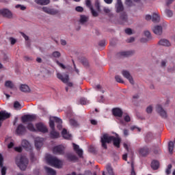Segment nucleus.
Listing matches in <instances>:
<instances>
[{"label":"nucleus","instance_id":"obj_1","mask_svg":"<svg viewBox=\"0 0 175 175\" xmlns=\"http://www.w3.org/2000/svg\"><path fill=\"white\" fill-rule=\"evenodd\" d=\"M113 142V146L120 148V144H121V139L120 137H116L114 136H110L109 134H104L101 137V144L103 148H107L106 143H111Z\"/></svg>","mask_w":175,"mask_h":175},{"label":"nucleus","instance_id":"obj_2","mask_svg":"<svg viewBox=\"0 0 175 175\" xmlns=\"http://www.w3.org/2000/svg\"><path fill=\"white\" fill-rule=\"evenodd\" d=\"M54 122L57 124V128L59 129H62V120L57 117H53L52 120L51 119L49 121V126L52 130L51 131V137L52 139H58V137H59V133L55 131V126L54 124Z\"/></svg>","mask_w":175,"mask_h":175},{"label":"nucleus","instance_id":"obj_3","mask_svg":"<svg viewBox=\"0 0 175 175\" xmlns=\"http://www.w3.org/2000/svg\"><path fill=\"white\" fill-rule=\"evenodd\" d=\"M46 162L51 166H53L54 167H57V169L62 167V161L58 159L57 157L48 155L46 157Z\"/></svg>","mask_w":175,"mask_h":175},{"label":"nucleus","instance_id":"obj_4","mask_svg":"<svg viewBox=\"0 0 175 175\" xmlns=\"http://www.w3.org/2000/svg\"><path fill=\"white\" fill-rule=\"evenodd\" d=\"M16 164L21 170H25L28 166V159L24 156H18L16 158Z\"/></svg>","mask_w":175,"mask_h":175},{"label":"nucleus","instance_id":"obj_5","mask_svg":"<svg viewBox=\"0 0 175 175\" xmlns=\"http://www.w3.org/2000/svg\"><path fill=\"white\" fill-rule=\"evenodd\" d=\"M112 113L114 117H117L118 120H119V122L121 125H126L125 121L124 120L121 119L122 117V110L120 108H114L112 109Z\"/></svg>","mask_w":175,"mask_h":175},{"label":"nucleus","instance_id":"obj_6","mask_svg":"<svg viewBox=\"0 0 175 175\" xmlns=\"http://www.w3.org/2000/svg\"><path fill=\"white\" fill-rule=\"evenodd\" d=\"M57 79H59V80H61L63 83H64V84H67L68 87H72L73 85V83L68 82L69 81V75H62L61 73H57Z\"/></svg>","mask_w":175,"mask_h":175},{"label":"nucleus","instance_id":"obj_7","mask_svg":"<svg viewBox=\"0 0 175 175\" xmlns=\"http://www.w3.org/2000/svg\"><path fill=\"white\" fill-rule=\"evenodd\" d=\"M53 152L56 155H63V154H65V146L62 145L55 146L53 148Z\"/></svg>","mask_w":175,"mask_h":175},{"label":"nucleus","instance_id":"obj_8","mask_svg":"<svg viewBox=\"0 0 175 175\" xmlns=\"http://www.w3.org/2000/svg\"><path fill=\"white\" fill-rule=\"evenodd\" d=\"M36 132H42V133H46V132H49V129H47L46 125L42 122L36 124Z\"/></svg>","mask_w":175,"mask_h":175},{"label":"nucleus","instance_id":"obj_9","mask_svg":"<svg viewBox=\"0 0 175 175\" xmlns=\"http://www.w3.org/2000/svg\"><path fill=\"white\" fill-rule=\"evenodd\" d=\"M156 111L158 113V114H159V116L162 117V118H166V117H167V113L166 112V111H165V109H163L162 106H161L160 105H157L156 106Z\"/></svg>","mask_w":175,"mask_h":175},{"label":"nucleus","instance_id":"obj_10","mask_svg":"<svg viewBox=\"0 0 175 175\" xmlns=\"http://www.w3.org/2000/svg\"><path fill=\"white\" fill-rule=\"evenodd\" d=\"M36 120V116L35 115H25L22 117V122H31Z\"/></svg>","mask_w":175,"mask_h":175},{"label":"nucleus","instance_id":"obj_11","mask_svg":"<svg viewBox=\"0 0 175 175\" xmlns=\"http://www.w3.org/2000/svg\"><path fill=\"white\" fill-rule=\"evenodd\" d=\"M0 14L3 16V17H7V18H12V17H13L12 12L8 9H0Z\"/></svg>","mask_w":175,"mask_h":175},{"label":"nucleus","instance_id":"obj_12","mask_svg":"<svg viewBox=\"0 0 175 175\" xmlns=\"http://www.w3.org/2000/svg\"><path fill=\"white\" fill-rule=\"evenodd\" d=\"M122 75L124 77L127 79L129 80V83L132 85L135 84V81H133V78L132 77V75H131V73L129 72L127 70H123L122 72Z\"/></svg>","mask_w":175,"mask_h":175},{"label":"nucleus","instance_id":"obj_13","mask_svg":"<svg viewBox=\"0 0 175 175\" xmlns=\"http://www.w3.org/2000/svg\"><path fill=\"white\" fill-rule=\"evenodd\" d=\"M27 132V129L22 124L18 125L16 129V133H17L19 136L25 134Z\"/></svg>","mask_w":175,"mask_h":175},{"label":"nucleus","instance_id":"obj_14","mask_svg":"<svg viewBox=\"0 0 175 175\" xmlns=\"http://www.w3.org/2000/svg\"><path fill=\"white\" fill-rule=\"evenodd\" d=\"M21 146L25 148L27 151H31L32 150V146L31 144L26 139L22 140Z\"/></svg>","mask_w":175,"mask_h":175},{"label":"nucleus","instance_id":"obj_15","mask_svg":"<svg viewBox=\"0 0 175 175\" xmlns=\"http://www.w3.org/2000/svg\"><path fill=\"white\" fill-rule=\"evenodd\" d=\"M74 151L77 152V155L79 157V158H83V150L80 149V147L79 145H77L76 144H72Z\"/></svg>","mask_w":175,"mask_h":175},{"label":"nucleus","instance_id":"obj_16","mask_svg":"<svg viewBox=\"0 0 175 175\" xmlns=\"http://www.w3.org/2000/svg\"><path fill=\"white\" fill-rule=\"evenodd\" d=\"M43 12L44 13H47V14H52L53 16L57 14L58 13V11L54 10V9H51L46 7L42 8Z\"/></svg>","mask_w":175,"mask_h":175},{"label":"nucleus","instance_id":"obj_17","mask_svg":"<svg viewBox=\"0 0 175 175\" xmlns=\"http://www.w3.org/2000/svg\"><path fill=\"white\" fill-rule=\"evenodd\" d=\"M0 167L1 168V175H6V167H3V157L0 154Z\"/></svg>","mask_w":175,"mask_h":175},{"label":"nucleus","instance_id":"obj_18","mask_svg":"<svg viewBox=\"0 0 175 175\" xmlns=\"http://www.w3.org/2000/svg\"><path fill=\"white\" fill-rule=\"evenodd\" d=\"M10 117V113L6 112L5 111H0V126H1V121L3 120H6Z\"/></svg>","mask_w":175,"mask_h":175},{"label":"nucleus","instance_id":"obj_19","mask_svg":"<svg viewBox=\"0 0 175 175\" xmlns=\"http://www.w3.org/2000/svg\"><path fill=\"white\" fill-rule=\"evenodd\" d=\"M43 146V138L36 137L35 139V146L39 150Z\"/></svg>","mask_w":175,"mask_h":175},{"label":"nucleus","instance_id":"obj_20","mask_svg":"<svg viewBox=\"0 0 175 175\" xmlns=\"http://www.w3.org/2000/svg\"><path fill=\"white\" fill-rule=\"evenodd\" d=\"M139 152L142 157H146V155H148V153L150 152V149H148V147L144 146L139 149Z\"/></svg>","mask_w":175,"mask_h":175},{"label":"nucleus","instance_id":"obj_21","mask_svg":"<svg viewBox=\"0 0 175 175\" xmlns=\"http://www.w3.org/2000/svg\"><path fill=\"white\" fill-rule=\"evenodd\" d=\"M144 36H146L147 38H142L141 42L142 43H146V42H148L150 39H151V33L148 31H144Z\"/></svg>","mask_w":175,"mask_h":175},{"label":"nucleus","instance_id":"obj_22","mask_svg":"<svg viewBox=\"0 0 175 175\" xmlns=\"http://www.w3.org/2000/svg\"><path fill=\"white\" fill-rule=\"evenodd\" d=\"M153 32L155 35L161 36L162 35V26H154L153 28Z\"/></svg>","mask_w":175,"mask_h":175},{"label":"nucleus","instance_id":"obj_23","mask_svg":"<svg viewBox=\"0 0 175 175\" xmlns=\"http://www.w3.org/2000/svg\"><path fill=\"white\" fill-rule=\"evenodd\" d=\"M62 135L63 137L67 140H70V139H72V135H70L69 132H68V131H66L65 129H63Z\"/></svg>","mask_w":175,"mask_h":175},{"label":"nucleus","instance_id":"obj_24","mask_svg":"<svg viewBox=\"0 0 175 175\" xmlns=\"http://www.w3.org/2000/svg\"><path fill=\"white\" fill-rule=\"evenodd\" d=\"M116 6L118 12H122V10H124V5H122V2L121 1V0H117V3Z\"/></svg>","mask_w":175,"mask_h":175},{"label":"nucleus","instance_id":"obj_25","mask_svg":"<svg viewBox=\"0 0 175 175\" xmlns=\"http://www.w3.org/2000/svg\"><path fill=\"white\" fill-rule=\"evenodd\" d=\"M159 44H160V46L169 47V46H170V42L166 39H161L159 41Z\"/></svg>","mask_w":175,"mask_h":175},{"label":"nucleus","instance_id":"obj_26","mask_svg":"<svg viewBox=\"0 0 175 175\" xmlns=\"http://www.w3.org/2000/svg\"><path fill=\"white\" fill-rule=\"evenodd\" d=\"M151 167L153 170H158L159 169V161L153 160L151 163Z\"/></svg>","mask_w":175,"mask_h":175},{"label":"nucleus","instance_id":"obj_27","mask_svg":"<svg viewBox=\"0 0 175 175\" xmlns=\"http://www.w3.org/2000/svg\"><path fill=\"white\" fill-rule=\"evenodd\" d=\"M20 90L22 91V92H30L31 91L29 86L25 84L21 85Z\"/></svg>","mask_w":175,"mask_h":175},{"label":"nucleus","instance_id":"obj_28","mask_svg":"<svg viewBox=\"0 0 175 175\" xmlns=\"http://www.w3.org/2000/svg\"><path fill=\"white\" fill-rule=\"evenodd\" d=\"M45 170L48 175H57L55 170H53L51 167H45Z\"/></svg>","mask_w":175,"mask_h":175},{"label":"nucleus","instance_id":"obj_29","mask_svg":"<svg viewBox=\"0 0 175 175\" xmlns=\"http://www.w3.org/2000/svg\"><path fill=\"white\" fill-rule=\"evenodd\" d=\"M36 3H38V5H49L50 3V0H35Z\"/></svg>","mask_w":175,"mask_h":175},{"label":"nucleus","instance_id":"obj_30","mask_svg":"<svg viewBox=\"0 0 175 175\" xmlns=\"http://www.w3.org/2000/svg\"><path fill=\"white\" fill-rule=\"evenodd\" d=\"M106 170L109 175H114V172L113 171V167H111V164H107Z\"/></svg>","mask_w":175,"mask_h":175},{"label":"nucleus","instance_id":"obj_31","mask_svg":"<svg viewBox=\"0 0 175 175\" xmlns=\"http://www.w3.org/2000/svg\"><path fill=\"white\" fill-rule=\"evenodd\" d=\"M88 21V16L85 15H81L79 22L81 24L84 25Z\"/></svg>","mask_w":175,"mask_h":175},{"label":"nucleus","instance_id":"obj_32","mask_svg":"<svg viewBox=\"0 0 175 175\" xmlns=\"http://www.w3.org/2000/svg\"><path fill=\"white\" fill-rule=\"evenodd\" d=\"M27 128L30 132H36V128H35V126L31 122L27 124Z\"/></svg>","mask_w":175,"mask_h":175},{"label":"nucleus","instance_id":"obj_33","mask_svg":"<svg viewBox=\"0 0 175 175\" xmlns=\"http://www.w3.org/2000/svg\"><path fill=\"white\" fill-rule=\"evenodd\" d=\"M67 158L69 161H77V157L72 153L67 154Z\"/></svg>","mask_w":175,"mask_h":175},{"label":"nucleus","instance_id":"obj_34","mask_svg":"<svg viewBox=\"0 0 175 175\" xmlns=\"http://www.w3.org/2000/svg\"><path fill=\"white\" fill-rule=\"evenodd\" d=\"M160 17L159 15L157 13L153 14L152 16V21L153 23H159V20H160Z\"/></svg>","mask_w":175,"mask_h":175},{"label":"nucleus","instance_id":"obj_35","mask_svg":"<svg viewBox=\"0 0 175 175\" xmlns=\"http://www.w3.org/2000/svg\"><path fill=\"white\" fill-rule=\"evenodd\" d=\"M174 148V143H173V142H170L168 144V150H169V152H170V154H172V152H173Z\"/></svg>","mask_w":175,"mask_h":175},{"label":"nucleus","instance_id":"obj_36","mask_svg":"<svg viewBox=\"0 0 175 175\" xmlns=\"http://www.w3.org/2000/svg\"><path fill=\"white\" fill-rule=\"evenodd\" d=\"M133 51H124L120 53V55L122 57H129V55H132Z\"/></svg>","mask_w":175,"mask_h":175},{"label":"nucleus","instance_id":"obj_37","mask_svg":"<svg viewBox=\"0 0 175 175\" xmlns=\"http://www.w3.org/2000/svg\"><path fill=\"white\" fill-rule=\"evenodd\" d=\"M70 124L71 125V126H79V123L77 122V121L75 120V119L70 120Z\"/></svg>","mask_w":175,"mask_h":175},{"label":"nucleus","instance_id":"obj_38","mask_svg":"<svg viewBox=\"0 0 175 175\" xmlns=\"http://www.w3.org/2000/svg\"><path fill=\"white\" fill-rule=\"evenodd\" d=\"M5 87H8V88H13V87H14L13 82L10 81H5Z\"/></svg>","mask_w":175,"mask_h":175},{"label":"nucleus","instance_id":"obj_39","mask_svg":"<svg viewBox=\"0 0 175 175\" xmlns=\"http://www.w3.org/2000/svg\"><path fill=\"white\" fill-rule=\"evenodd\" d=\"M52 57H53V58H59V57H61V53H59V51H54L52 53Z\"/></svg>","mask_w":175,"mask_h":175},{"label":"nucleus","instance_id":"obj_40","mask_svg":"<svg viewBox=\"0 0 175 175\" xmlns=\"http://www.w3.org/2000/svg\"><path fill=\"white\" fill-rule=\"evenodd\" d=\"M14 109H16V110H20L21 109V105H20L18 101H15L14 103Z\"/></svg>","mask_w":175,"mask_h":175},{"label":"nucleus","instance_id":"obj_41","mask_svg":"<svg viewBox=\"0 0 175 175\" xmlns=\"http://www.w3.org/2000/svg\"><path fill=\"white\" fill-rule=\"evenodd\" d=\"M95 8L98 10V12H100V3L99 2V0L95 1Z\"/></svg>","mask_w":175,"mask_h":175},{"label":"nucleus","instance_id":"obj_42","mask_svg":"<svg viewBox=\"0 0 175 175\" xmlns=\"http://www.w3.org/2000/svg\"><path fill=\"white\" fill-rule=\"evenodd\" d=\"M120 18L122 20L123 23H126L128 16H126V13H124L122 15H121Z\"/></svg>","mask_w":175,"mask_h":175},{"label":"nucleus","instance_id":"obj_43","mask_svg":"<svg viewBox=\"0 0 175 175\" xmlns=\"http://www.w3.org/2000/svg\"><path fill=\"white\" fill-rule=\"evenodd\" d=\"M123 118L125 122H131V116H129V115L126 113L125 115H124Z\"/></svg>","mask_w":175,"mask_h":175},{"label":"nucleus","instance_id":"obj_44","mask_svg":"<svg viewBox=\"0 0 175 175\" xmlns=\"http://www.w3.org/2000/svg\"><path fill=\"white\" fill-rule=\"evenodd\" d=\"M90 10H91V13L94 17H98V14L96 11L94 10V9L93 8H91Z\"/></svg>","mask_w":175,"mask_h":175},{"label":"nucleus","instance_id":"obj_45","mask_svg":"<svg viewBox=\"0 0 175 175\" xmlns=\"http://www.w3.org/2000/svg\"><path fill=\"white\" fill-rule=\"evenodd\" d=\"M115 79L118 83H124V81L122 80V78H121L119 75H116L115 77Z\"/></svg>","mask_w":175,"mask_h":175},{"label":"nucleus","instance_id":"obj_46","mask_svg":"<svg viewBox=\"0 0 175 175\" xmlns=\"http://www.w3.org/2000/svg\"><path fill=\"white\" fill-rule=\"evenodd\" d=\"M165 14L168 17H173V12L170 10H166Z\"/></svg>","mask_w":175,"mask_h":175},{"label":"nucleus","instance_id":"obj_47","mask_svg":"<svg viewBox=\"0 0 175 175\" xmlns=\"http://www.w3.org/2000/svg\"><path fill=\"white\" fill-rule=\"evenodd\" d=\"M123 135L124 137H128V136H129V130H128L127 129H124Z\"/></svg>","mask_w":175,"mask_h":175},{"label":"nucleus","instance_id":"obj_48","mask_svg":"<svg viewBox=\"0 0 175 175\" xmlns=\"http://www.w3.org/2000/svg\"><path fill=\"white\" fill-rule=\"evenodd\" d=\"M131 175H136V172H135V167L133 161L131 162Z\"/></svg>","mask_w":175,"mask_h":175},{"label":"nucleus","instance_id":"obj_49","mask_svg":"<svg viewBox=\"0 0 175 175\" xmlns=\"http://www.w3.org/2000/svg\"><path fill=\"white\" fill-rule=\"evenodd\" d=\"M131 131H137V132H140L142 131L141 128H139L136 126H133L131 127Z\"/></svg>","mask_w":175,"mask_h":175},{"label":"nucleus","instance_id":"obj_50","mask_svg":"<svg viewBox=\"0 0 175 175\" xmlns=\"http://www.w3.org/2000/svg\"><path fill=\"white\" fill-rule=\"evenodd\" d=\"M15 8H16V9L20 8L21 10H25V9H27V7H25V6H24V5H20V4L16 5L15 6Z\"/></svg>","mask_w":175,"mask_h":175},{"label":"nucleus","instance_id":"obj_51","mask_svg":"<svg viewBox=\"0 0 175 175\" xmlns=\"http://www.w3.org/2000/svg\"><path fill=\"white\" fill-rule=\"evenodd\" d=\"M172 170V164L168 165L167 168L165 170L166 174H170Z\"/></svg>","mask_w":175,"mask_h":175},{"label":"nucleus","instance_id":"obj_52","mask_svg":"<svg viewBox=\"0 0 175 175\" xmlns=\"http://www.w3.org/2000/svg\"><path fill=\"white\" fill-rule=\"evenodd\" d=\"M126 5H127V6H133V2L132 0H126Z\"/></svg>","mask_w":175,"mask_h":175},{"label":"nucleus","instance_id":"obj_53","mask_svg":"<svg viewBox=\"0 0 175 175\" xmlns=\"http://www.w3.org/2000/svg\"><path fill=\"white\" fill-rule=\"evenodd\" d=\"M56 64H57V65L60 66V68H62V69H66V68L65 66V65H64L62 63L59 62V61H56Z\"/></svg>","mask_w":175,"mask_h":175},{"label":"nucleus","instance_id":"obj_54","mask_svg":"<svg viewBox=\"0 0 175 175\" xmlns=\"http://www.w3.org/2000/svg\"><path fill=\"white\" fill-rule=\"evenodd\" d=\"M146 112L150 113L152 112V106L150 105L146 108Z\"/></svg>","mask_w":175,"mask_h":175},{"label":"nucleus","instance_id":"obj_55","mask_svg":"<svg viewBox=\"0 0 175 175\" xmlns=\"http://www.w3.org/2000/svg\"><path fill=\"white\" fill-rule=\"evenodd\" d=\"M85 3H86V6H88V8H90V9H91V8H92V5H91L90 0H86Z\"/></svg>","mask_w":175,"mask_h":175},{"label":"nucleus","instance_id":"obj_56","mask_svg":"<svg viewBox=\"0 0 175 175\" xmlns=\"http://www.w3.org/2000/svg\"><path fill=\"white\" fill-rule=\"evenodd\" d=\"M10 42H11V44H16L17 40H16V39L14 38H10Z\"/></svg>","mask_w":175,"mask_h":175},{"label":"nucleus","instance_id":"obj_57","mask_svg":"<svg viewBox=\"0 0 175 175\" xmlns=\"http://www.w3.org/2000/svg\"><path fill=\"white\" fill-rule=\"evenodd\" d=\"M15 151H16L17 152H21V151H23V148H21V146H18V147H15L14 148Z\"/></svg>","mask_w":175,"mask_h":175},{"label":"nucleus","instance_id":"obj_58","mask_svg":"<svg viewBox=\"0 0 175 175\" xmlns=\"http://www.w3.org/2000/svg\"><path fill=\"white\" fill-rule=\"evenodd\" d=\"M103 11L105 12V13H107V14H109V13H110V9L109 8H106L105 7L103 8Z\"/></svg>","mask_w":175,"mask_h":175},{"label":"nucleus","instance_id":"obj_59","mask_svg":"<svg viewBox=\"0 0 175 175\" xmlns=\"http://www.w3.org/2000/svg\"><path fill=\"white\" fill-rule=\"evenodd\" d=\"M125 33H127V35H132V29H126L125 30Z\"/></svg>","mask_w":175,"mask_h":175},{"label":"nucleus","instance_id":"obj_60","mask_svg":"<svg viewBox=\"0 0 175 175\" xmlns=\"http://www.w3.org/2000/svg\"><path fill=\"white\" fill-rule=\"evenodd\" d=\"M75 10L77 12H83V7H81V6H78L75 8Z\"/></svg>","mask_w":175,"mask_h":175},{"label":"nucleus","instance_id":"obj_61","mask_svg":"<svg viewBox=\"0 0 175 175\" xmlns=\"http://www.w3.org/2000/svg\"><path fill=\"white\" fill-rule=\"evenodd\" d=\"M81 104L87 105V100H85V98H81Z\"/></svg>","mask_w":175,"mask_h":175},{"label":"nucleus","instance_id":"obj_62","mask_svg":"<svg viewBox=\"0 0 175 175\" xmlns=\"http://www.w3.org/2000/svg\"><path fill=\"white\" fill-rule=\"evenodd\" d=\"M133 42H135V38H133V37H131V38H130L129 39L127 40L128 43H132Z\"/></svg>","mask_w":175,"mask_h":175},{"label":"nucleus","instance_id":"obj_63","mask_svg":"<svg viewBox=\"0 0 175 175\" xmlns=\"http://www.w3.org/2000/svg\"><path fill=\"white\" fill-rule=\"evenodd\" d=\"M14 143L13 142H11L8 145V148H12V147H14Z\"/></svg>","mask_w":175,"mask_h":175},{"label":"nucleus","instance_id":"obj_64","mask_svg":"<svg viewBox=\"0 0 175 175\" xmlns=\"http://www.w3.org/2000/svg\"><path fill=\"white\" fill-rule=\"evenodd\" d=\"M24 59H25V61H32V57H29L28 56H25Z\"/></svg>","mask_w":175,"mask_h":175}]
</instances>
